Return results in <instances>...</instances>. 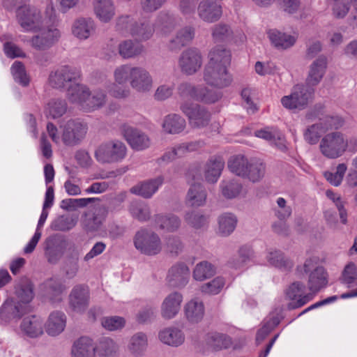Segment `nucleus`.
Listing matches in <instances>:
<instances>
[{"mask_svg":"<svg viewBox=\"0 0 357 357\" xmlns=\"http://www.w3.org/2000/svg\"><path fill=\"white\" fill-rule=\"evenodd\" d=\"M229 169L235 175L252 183H258L266 174V165L258 158H248L243 155H235L227 162Z\"/></svg>","mask_w":357,"mask_h":357,"instance_id":"1","label":"nucleus"},{"mask_svg":"<svg viewBox=\"0 0 357 357\" xmlns=\"http://www.w3.org/2000/svg\"><path fill=\"white\" fill-rule=\"evenodd\" d=\"M349 147V139L340 131H333L324 135L319 149L320 153L328 159H337L342 156Z\"/></svg>","mask_w":357,"mask_h":357,"instance_id":"2","label":"nucleus"},{"mask_svg":"<svg viewBox=\"0 0 357 357\" xmlns=\"http://www.w3.org/2000/svg\"><path fill=\"white\" fill-rule=\"evenodd\" d=\"M178 94L183 99L191 98L204 103H213L221 98L220 92L208 89L204 85L195 86L189 82H182L178 86Z\"/></svg>","mask_w":357,"mask_h":357,"instance_id":"3","label":"nucleus"},{"mask_svg":"<svg viewBox=\"0 0 357 357\" xmlns=\"http://www.w3.org/2000/svg\"><path fill=\"white\" fill-rule=\"evenodd\" d=\"M314 89L305 84H296L291 93L281 99V103L286 109L302 110L312 101Z\"/></svg>","mask_w":357,"mask_h":357,"instance_id":"4","label":"nucleus"},{"mask_svg":"<svg viewBox=\"0 0 357 357\" xmlns=\"http://www.w3.org/2000/svg\"><path fill=\"white\" fill-rule=\"evenodd\" d=\"M127 153L126 145L118 140L100 144L95 151L96 160L102 163H115L123 160Z\"/></svg>","mask_w":357,"mask_h":357,"instance_id":"5","label":"nucleus"},{"mask_svg":"<svg viewBox=\"0 0 357 357\" xmlns=\"http://www.w3.org/2000/svg\"><path fill=\"white\" fill-rule=\"evenodd\" d=\"M60 128L63 143L68 146H74L79 144L85 138L89 127L86 122L76 119H69Z\"/></svg>","mask_w":357,"mask_h":357,"instance_id":"6","label":"nucleus"},{"mask_svg":"<svg viewBox=\"0 0 357 357\" xmlns=\"http://www.w3.org/2000/svg\"><path fill=\"white\" fill-rule=\"evenodd\" d=\"M134 244L138 250L147 255H157L162 250L159 236L155 232L146 229H141L136 233Z\"/></svg>","mask_w":357,"mask_h":357,"instance_id":"7","label":"nucleus"},{"mask_svg":"<svg viewBox=\"0 0 357 357\" xmlns=\"http://www.w3.org/2000/svg\"><path fill=\"white\" fill-rule=\"evenodd\" d=\"M79 72L69 66H63L50 73L48 82L54 89H68L79 77Z\"/></svg>","mask_w":357,"mask_h":357,"instance_id":"8","label":"nucleus"},{"mask_svg":"<svg viewBox=\"0 0 357 357\" xmlns=\"http://www.w3.org/2000/svg\"><path fill=\"white\" fill-rule=\"evenodd\" d=\"M16 17L20 26L26 31H36L43 23L40 10L30 5L20 7Z\"/></svg>","mask_w":357,"mask_h":357,"instance_id":"9","label":"nucleus"},{"mask_svg":"<svg viewBox=\"0 0 357 357\" xmlns=\"http://www.w3.org/2000/svg\"><path fill=\"white\" fill-rule=\"evenodd\" d=\"M180 109L188 117L189 123L192 128H204L211 121L210 112L198 104L183 102L181 105Z\"/></svg>","mask_w":357,"mask_h":357,"instance_id":"10","label":"nucleus"},{"mask_svg":"<svg viewBox=\"0 0 357 357\" xmlns=\"http://www.w3.org/2000/svg\"><path fill=\"white\" fill-rule=\"evenodd\" d=\"M203 78L211 86L222 89L229 86L232 77L225 66H215L207 63L204 68Z\"/></svg>","mask_w":357,"mask_h":357,"instance_id":"11","label":"nucleus"},{"mask_svg":"<svg viewBox=\"0 0 357 357\" xmlns=\"http://www.w3.org/2000/svg\"><path fill=\"white\" fill-rule=\"evenodd\" d=\"M38 33L30 39L31 46L36 50L44 51L51 48L60 37L59 30L53 26L38 29Z\"/></svg>","mask_w":357,"mask_h":357,"instance_id":"12","label":"nucleus"},{"mask_svg":"<svg viewBox=\"0 0 357 357\" xmlns=\"http://www.w3.org/2000/svg\"><path fill=\"white\" fill-rule=\"evenodd\" d=\"M28 312L26 305L8 298L0 307V319L4 323L17 322Z\"/></svg>","mask_w":357,"mask_h":357,"instance_id":"13","label":"nucleus"},{"mask_svg":"<svg viewBox=\"0 0 357 357\" xmlns=\"http://www.w3.org/2000/svg\"><path fill=\"white\" fill-rule=\"evenodd\" d=\"M178 63L183 74L192 75L200 69L202 65V56L197 49L189 48L181 53Z\"/></svg>","mask_w":357,"mask_h":357,"instance_id":"14","label":"nucleus"},{"mask_svg":"<svg viewBox=\"0 0 357 357\" xmlns=\"http://www.w3.org/2000/svg\"><path fill=\"white\" fill-rule=\"evenodd\" d=\"M90 291L87 286L77 284L68 296V303L73 311L84 313L89 305Z\"/></svg>","mask_w":357,"mask_h":357,"instance_id":"15","label":"nucleus"},{"mask_svg":"<svg viewBox=\"0 0 357 357\" xmlns=\"http://www.w3.org/2000/svg\"><path fill=\"white\" fill-rule=\"evenodd\" d=\"M107 208L102 204H98L91 213H85V218L82 220V227L87 234H93L100 230L107 215Z\"/></svg>","mask_w":357,"mask_h":357,"instance_id":"16","label":"nucleus"},{"mask_svg":"<svg viewBox=\"0 0 357 357\" xmlns=\"http://www.w3.org/2000/svg\"><path fill=\"white\" fill-rule=\"evenodd\" d=\"M153 81L150 73L144 68L135 66L130 79V87L138 93H147L153 88Z\"/></svg>","mask_w":357,"mask_h":357,"instance_id":"17","label":"nucleus"},{"mask_svg":"<svg viewBox=\"0 0 357 357\" xmlns=\"http://www.w3.org/2000/svg\"><path fill=\"white\" fill-rule=\"evenodd\" d=\"M81 252V248L75 243L68 245L62 268L67 278H73L77 275Z\"/></svg>","mask_w":357,"mask_h":357,"instance_id":"18","label":"nucleus"},{"mask_svg":"<svg viewBox=\"0 0 357 357\" xmlns=\"http://www.w3.org/2000/svg\"><path fill=\"white\" fill-rule=\"evenodd\" d=\"M183 302L181 294L174 291L167 295L163 300L161 307V316L165 319H171L175 317L181 310Z\"/></svg>","mask_w":357,"mask_h":357,"instance_id":"19","label":"nucleus"},{"mask_svg":"<svg viewBox=\"0 0 357 357\" xmlns=\"http://www.w3.org/2000/svg\"><path fill=\"white\" fill-rule=\"evenodd\" d=\"M217 0H202L198 5L199 17L204 22L213 23L222 15V8L216 3Z\"/></svg>","mask_w":357,"mask_h":357,"instance_id":"20","label":"nucleus"},{"mask_svg":"<svg viewBox=\"0 0 357 357\" xmlns=\"http://www.w3.org/2000/svg\"><path fill=\"white\" fill-rule=\"evenodd\" d=\"M195 36V29L192 26H185L178 29L167 45L168 49L177 52L182 47L189 45Z\"/></svg>","mask_w":357,"mask_h":357,"instance_id":"21","label":"nucleus"},{"mask_svg":"<svg viewBox=\"0 0 357 357\" xmlns=\"http://www.w3.org/2000/svg\"><path fill=\"white\" fill-rule=\"evenodd\" d=\"M66 241L61 240L56 236L48 237L45 242V254L49 262L57 263L63 254L66 248Z\"/></svg>","mask_w":357,"mask_h":357,"instance_id":"22","label":"nucleus"},{"mask_svg":"<svg viewBox=\"0 0 357 357\" xmlns=\"http://www.w3.org/2000/svg\"><path fill=\"white\" fill-rule=\"evenodd\" d=\"M123 136L130 146L135 150L142 151L151 145L149 137L142 131L132 127L126 128Z\"/></svg>","mask_w":357,"mask_h":357,"instance_id":"23","label":"nucleus"},{"mask_svg":"<svg viewBox=\"0 0 357 357\" xmlns=\"http://www.w3.org/2000/svg\"><path fill=\"white\" fill-rule=\"evenodd\" d=\"M327 67V59L324 56H319L310 66L305 85L313 88L322 79Z\"/></svg>","mask_w":357,"mask_h":357,"instance_id":"24","label":"nucleus"},{"mask_svg":"<svg viewBox=\"0 0 357 357\" xmlns=\"http://www.w3.org/2000/svg\"><path fill=\"white\" fill-rule=\"evenodd\" d=\"M163 182L164 178L162 176H159L156 178L138 183L130 189V192L132 194L149 199L153 196Z\"/></svg>","mask_w":357,"mask_h":357,"instance_id":"25","label":"nucleus"},{"mask_svg":"<svg viewBox=\"0 0 357 357\" xmlns=\"http://www.w3.org/2000/svg\"><path fill=\"white\" fill-rule=\"evenodd\" d=\"M305 289V284L301 282H295L289 286L286 292L287 296L291 300H295L297 297L299 298L295 302L289 303V308L295 309L302 307L312 298V294H304Z\"/></svg>","mask_w":357,"mask_h":357,"instance_id":"26","label":"nucleus"},{"mask_svg":"<svg viewBox=\"0 0 357 357\" xmlns=\"http://www.w3.org/2000/svg\"><path fill=\"white\" fill-rule=\"evenodd\" d=\"M96 347L92 339L82 336L76 340L71 348V357H96Z\"/></svg>","mask_w":357,"mask_h":357,"instance_id":"27","label":"nucleus"},{"mask_svg":"<svg viewBox=\"0 0 357 357\" xmlns=\"http://www.w3.org/2000/svg\"><path fill=\"white\" fill-rule=\"evenodd\" d=\"M66 326V316L61 311L51 312L45 324L46 333L52 337L61 334Z\"/></svg>","mask_w":357,"mask_h":357,"instance_id":"28","label":"nucleus"},{"mask_svg":"<svg viewBox=\"0 0 357 357\" xmlns=\"http://www.w3.org/2000/svg\"><path fill=\"white\" fill-rule=\"evenodd\" d=\"M93 7L96 17L101 22H109L116 15V7L113 0H94Z\"/></svg>","mask_w":357,"mask_h":357,"instance_id":"29","label":"nucleus"},{"mask_svg":"<svg viewBox=\"0 0 357 357\" xmlns=\"http://www.w3.org/2000/svg\"><path fill=\"white\" fill-rule=\"evenodd\" d=\"M20 328L29 337H38L43 334V321L36 315L28 316L23 319Z\"/></svg>","mask_w":357,"mask_h":357,"instance_id":"30","label":"nucleus"},{"mask_svg":"<svg viewBox=\"0 0 357 357\" xmlns=\"http://www.w3.org/2000/svg\"><path fill=\"white\" fill-rule=\"evenodd\" d=\"M190 270L183 263H178L169 271L167 278L169 282L174 287H183L188 282Z\"/></svg>","mask_w":357,"mask_h":357,"instance_id":"31","label":"nucleus"},{"mask_svg":"<svg viewBox=\"0 0 357 357\" xmlns=\"http://www.w3.org/2000/svg\"><path fill=\"white\" fill-rule=\"evenodd\" d=\"M225 167V162L220 157L211 158L204 165V175L206 182L215 183L220 178Z\"/></svg>","mask_w":357,"mask_h":357,"instance_id":"32","label":"nucleus"},{"mask_svg":"<svg viewBox=\"0 0 357 357\" xmlns=\"http://www.w3.org/2000/svg\"><path fill=\"white\" fill-rule=\"evenodd\" d=\"M96 26L91 18L75 20L71 27L73 35L79 40H86L95 31Z\"/></svg>","mask_w":357,"mask_h":357,"instance_id":"33","label":"nucleus"},{"mask_svg":"<svg viewBox=\"0 0 357 357\" xmlns=\"http://www.w3.org/2000/svg\"><path fill=\"white\" fill-rule=\"evenodd\" d=\"M159 340L164 344L177 347L185 341L183 332L176 327H169L159 332Z\"/></svg>","mask_w":357,"mask_h":357,"instance_id":"34","label":"nucleus"},{"mask_svg":"<svg viewBox=\"0 0 357 357\" xmlns=\"http://www.w3.org/2000/svg\"><path fill=\"white\" fill-rule=\"evenodd\" d=\"M207 192L201 183L190 185L186 195V203L192 207L204 206L206 202Z\"/></svg>","mask_w":357,"mask_h":357,"instance_id":"35","label":"nucleus"},{"mask_svg":"<svg viewBox=\"0 0 357 357\" xmlns=\"http://www.w3.org/2000/svg\"><path fill=\"white\" fill-rule=\"evenodd\" d=\"M66 95L70 102L79 105L84 109L86 98L89 96V89L75 82L67 89Z\"/></svg>","mask_w":357,"mask_h":357,"instance_id":"36","label":"nucleus"},{"mask_svg":"<svg viewBox=\"0 0 357 357\" xmlns=\"http://www.w3.org/2000/svg\"><path fill=\"white\" fill-rule=\"evenodd\" d=\"M186 126L185 120L177 114H170L165 116L162 127L167 134H179L184 130Z\"/></svg>","mask_w":357,"mask_h":357,"instance_id":"37","label":"nucleus"},{"mask_svg":"<svg viewBox=\"0 0 357 357\" xmlns=\"http://www.w3.org/2000/svg\"><path fill=\"white\" fill-rule=\"evenodd\" d=\"M107 100V96L105 90L96 89L93 91L89 90V96L87 97L84 104V110L91 112L103 107Z\"/></svg>","mask_w":357,"mask_h":357,"instance_id":"38","label":"nucleus"},{"mask_svg":"<svg viewBox=\"0 0 357 357\" xmlns=\"http://www.w3.org/2000/svg\"><path fill=\"white\" fill-rule=\"evenodd\" d=\"M267 34L271 44L278 49L285 50L289 48L296 42L294 37L275 29H269Z\"/></svg>","mask_w":357,"mask_h":357,"instance_id":"39","label":"nucleus"},{"mask_svg":"<svg viewBox=\"0 0 357 357\" xmlns=\"http://www.w3.org/2000/svg\"><path fill=\"white\" fill-rule=\"evenodd\" d=\"M328 284L327 273L324 268H318L312 271L308 276V289L314 294Z\"/></svg>","mask_w":357,"mask_h":357,"instance_id":"40","label":"nucleus"},{"mask_svg":"<svg viewBox=\"0 0 357 357\" xmlns=\"http://www.w3.org/2000/svg\"><path fill=\"white\" fill-rule=\"evenodd\" d=\"M185 316L190 323H198L204 317V306L202 302L197 300L188 301L184 306Z\"/></svg>","mask_w":357,"mask_h":357,"instance_id":"41","label":"nucleus"},{"mask_svg":"<svg viewBox=\"0 0 357 357\" xmlns=\"http://www.w3.org/2000/svg\"><path fill=\"white\" fill-rule=\"evenodd\" d=\"M148 346L146 335L143 333L133 335L128 344V350L135 357H142Z\"/></svg>","mask_w":357,"mask_h":357,"instance_id":"42","label":"nucleus"},{"mask_svg":"<svg viewBox=\"0 0 357 357\" xmlns=\"http://www.w3.org/2000/svg\"><path fill=\"white\" fill-rule=\"evenodd\" d=\"M144 52V46L130 39L121 41L118 45V52L124 59L135 58Z\"/></svg>","mask_w":357,"mask_h":357,"instance_id":"43","label":"nucleus"},{"mask_svg":"<svg viewBox=\"0 0 357 357\" xmlns=\"http://www.w3.org/2000/svg\"><path fill=\"white\" fill-rule=\"evenodd\" d=\"M15 294L21 303L26 305L30 303L34 297L32 282L26 278H21L15 286Z\"/></svg>","mask_w":357,"mask_h":357,"instance_id":"44","label":"nucleus"},{"mask_svg":"<svg viewBox=\"0 0 357 357\" xmlns=\"http://www.w3.org/2000/svg\"><path fill=\"white\" fill-rule=\"evenodd\" d=\"M206 344L215 351L227 349L231 344V339L223 333L211 332L205 336Z\"/></svg>","mask_w":357,"mask_h":357,"instance_id":"45","label":"nucleus"},{"mask_svg":"<svg viewBox=\"0 0 357 357\" xmlns=\"http://www.w3.org/2000/svg\"><path fill=\"white\" fill-rule=\"evenodd\" d=\"M208 64L215 66H225L227 68L231 62V52L223 46H216L213 47L208 54Z\"/></svg>","mask_w":357,"mask_h":357,"instance_id":"46","label":"nucleus"},{"mask_svg":"<svg viewBox=\"0 0 357 357\" xmlns=\"http://www.w3.org/2000/svg\"><path fill=\"white\" fill-rule=\"evenodd\" d=\"M154 220L160 229L168 232L176 231L181 225V220L174 214L156 215Z\"/></svg>","mask_w":357,"mask_h":357,"instance_id":"47","label":"nucleus"},{"mask_svg":"<svg viewBox=\"0 0 357 357\" xmlns=\"http://www.w3.org/2000/svg\"><path fill=\"white\" fill-rule=\"evenodd\" d=\"M155 29L148 21L135 22L131 28V36L136 39L143 41L150 39Z\"/></svg>","mask_w":357,"mask_h":357,"instance_id":"48","label":"nucleus"},{"mask_svg":"<svg viewBox=\"0 0 357 357\" xmlns=\"http://www.w3.org/2000/svg\"><path fill=\"white\" fill-rule=\"evenodd\" d=\"M237 218L231 213H225L218 218V233L222 236L230 235L237 225Z\"/></svg>","mask_w":357,"mask_h":357,"instance_id":"49","label":"nucleus"},{"mask_svg":"<svg viewBox=\"0 0 357 357\" xmlns=\"http://www.w3.org/2000/svg\"><path fill=\"white\" fill-rule=\"evenodd\" d=\"M68 109V105L64 99L52 98L47 104L45 114L47 116L55 119L61 117Z\"/></svg>","mask_w":357,"mask_h":357,"instance_id":"50","label":"nucleus"},{"mask_svg":"<svg viewBox=\"0 0 357 357\" xmlns=\"http://www.w3.org/2000/svg\"><path fill=\"white\" fill-rule=\"evenodd\" d=\"M64 290V285L59 280L50 279L45 283V296L52 303L62 300L61 295Z\"/></svg>","mask_w":357,"mask_h":357,"instance_id":"51","label":"nucleus"},{"mask_svg":"<svg viewBox=\"0 0 357 357\" xmlns=\"http://www.w3.org/2000/svg\"><path fill=\"white\" fill-rule=\"evenodd\" d=\"M96 347V352L100 357L112 356L119 349V344L110 337L102 338Z\"/></svg>","mask_w":357,"mask_h":357,"instance_id":"52","label":"nucleus"},{"mask_svg":"<svg viewBox=\"0 0 357 357\" xmlns=\"http://www.w3.org/2000/svg\"><path fill=\"white\" fill-rule=\"evenodd\" d=\"M129 211L133 218L141 222L147 221L151 217L149 206L139 202H132L129 206Z\"/></svg>","mask_w":357,"mask_h":357,"instance_id":"53","label":"nucleus"},{"mask_svg":"<svg viewBox=\"0 0 357 357\" xmlns=\"http://www.w3.org/2000/svg\"><path fill=\"white\" fill-rule=\"evenodd\" d=\"M77 220L75 216L60 215L52 222L51 228L54 231H69L75 227Z\"/></svg>","mask_w":357,"mask_h":357,"instance_id":"54","label":"nucleus"},{"mask_svg":"<svg viewBox=\"0 0 357 357\" xmlns=\"http://www.w3.org/2000/svg\"><path fill=\"white\" fill-rule=\"evenodd\" d=\"M215 274V267L206 261L197 264L193 271V278L196 280L203 281Z\"/></svg>","mask_w":357,"mask_h":357,"instance_id":"55","label":"nucleus"},{"mask_svg":"<svg viewBox=\"0 0 357 357\" xmlns=\"http://www.w3.org/2000/svg\"><path fill=\"white\" fill-rule=\"evenodd\" d=\"M134 67L129 64H123L116 67L113 73L115 83L119 85H124L129 82L130 84Z\"/></svg>","mask_w":357,"mask_h":357,"instance_id":"56","label":"nucleus"},{"mask_svg":"<svg viewBox=\"0 0 357 357\" xmlns=\"http://www.w3.org/2000/svg\"><path fill=\"white\" fill-rule=\"evenodd\" d=\"M325 133L321 128V125L318 122L307 126L303 132V138L305 141L310 144H317L320 142L322 134Z\"/></svg>","mask_w":357,"mask_h":357,"instance_id":"57","label":"nucleus"},{"mask_svg":"<svg viewBox=\"0 0 357 357\" xmlns=\"http://www.w3.org/2000/svg\"><path fill=\"white\" fill-rule=\"evenodd\" d=\"M266 258L270 264L279 268L289 269L293 266L292 261L278 250L270 252Z\"/></svg>","mask_w":357,"mask_h":357,"instance_id":"58","label":"nucleus"},{"mask_svg":"<svg viewBox=\"0 0 357 357\" xmlns=\"http://www.w3.org/2000/svg\"><path fill=\"white\" fill-rule=\"evenodd\" d=\"M99 202L98 198H79V199H66L61 202V208L68 211H74L79 208H84L89 204Z\"/></svg>","mask_w":357,"mask_h":357,"instance_id":"59","label":"nucleus"},{"mask_svg":"<svg viewBox=\"0 0 357 357\" xmlns=\"http://www.w3.org/2000/svg\"><path fill=\"white\" fill-rule=\"evenodd\" d=\"M222 195L227 199H233L240 195L242 191V184L235 180L223 181L220 185Z\"/></svg>","mask_w":357,"mask_h":357,"instance_id":"60","label":"nucleus"},{"mask_svg":"<svg viewBox=\"0 0 357 357\" xmlns=\"http://www.w3.org/2000/svg\"><path fill=\"white\" fill-rule=\"evenodd\" d=\"M10 72L15 81L22 86H26L29 84V77L26 74L24 65L21 61H15L10 68Z\"/></svg>","mask_w":357,"mask_h":357,"instance_id":"61","label":"nucleus"},{"mask_svg":"<svg viewBox=\"0 0 357 357\" xmlns=\"http://www.w3.org/2000/svg\"><path fill=\"white\" fill-rule=\"evenodd\" d=\"M232 36L233 31L227 24L220 23L212 28V37L215 42L228 41Z\"/></svg>","mask_w":357,"mask_h":357,"instance_id":"62","label":"nucleus"},{"mask_svg":"<svg viewBox=\"0 0 357 357\" xmlns=\"http://www.w3.org/2000/svg\"><path fill=\"white\" fill-rule=\"evenodd\" d=\"M134 23L135 22L130 15H119L115 21V31L123 36L131 35V28Z\"/></svg>","mask_w":357,"mask_h":357,"instance_id":"63","label":"nucleus"},{"mask_svg":"<svg viewBox=\"0 0 357 357\" xmlns=\"http://www.w3.org/2000/svg\"><path fill=\"white\" fill-rule=\"evenodd\" d=\"M324 132L330 130H337L344 125V120L339 116L324 115L318 122Z\"/></svg>","mask_w":357,"mask_h":357,"instance_id":"64","label":"nucleus"}]
</instances>
